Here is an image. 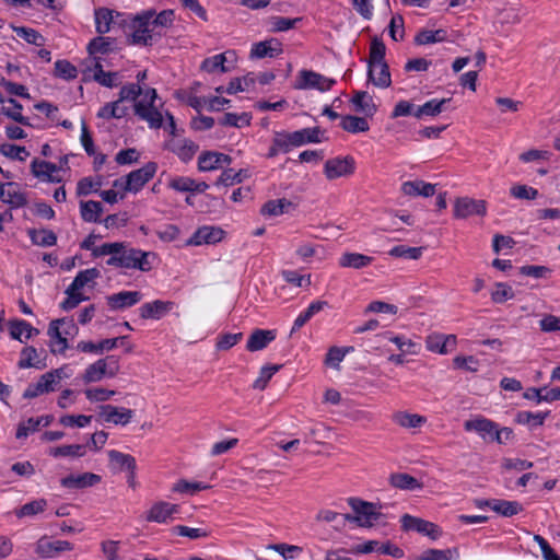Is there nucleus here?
Segmentation results:
<instances>
[{
    "label": "nucleus",
    "mask_w": 560,
    "mask_h": 560,
    "mask_svg": "<svg viewBox=\"0 0 560 560\" xmlns=\"http://www.w3.org/2000/svg\"><path fill=\"white\" fill-rule=\"evenodd\" d=\"M47 501L45 499H37L23 504L16 512L19 517L33 516L45 511Z\"/></svg>",
    "instance_id": "0e129e2a"
},
{
    "label": "nucleus",
    "mask_w": 560,
    "mask_h": 560,
    "mask_svg": "<svg viewBox=\"0 0 560 560\" xmlns=\"http://www.w3.org/2000/svg\"><path fill=\"white\" fill-rule=\"evenodd\" d=\"M22 104L12 97H8V104L7 106H2L1 114L21 125L30 126V120L27 117L22 115Z\"/></svg>",
    "instance_id": "37998d69"
},
{
    "label": "nucleus",
    "mask_w": 560,
    "mask_h": 560,
    "mask_svg": "<svg viewBox=\"0 0 560 560\" xmlns=\"http://www.w3.org/2000/svg\"><path fill=\"white\" fill-rule=\"evenodd\" d=\"M320 133L322 131L318 127L303 128L291 132V140L296 147L307 143H319L322 141Z\"/></svg>",
    "instance_id": "e433bc0d"
},
{
    "label": "nucleus",
    "mask_w": 560,
    "mask_h": 560,
    "mask_svg": "<svg viewBox=\"0 0 560 560\" xmlns=\"http://www.w3.org/2000/svg\"><path fill=\"white\" fill-rule=\"evenodd\" d=\"M549 413V411H520L516 415V422L520 424L528 425L529 428L534 429L542 425Z\"/></svg>",
    "instance_id": "8fccbe9b"
},
{
    "label": "nucleus",
    "mask_w": 560,
    "mask_h": 560,
    "mask_svg": "<svg viewBox=\"0 0 560 560\" xmlns=\"http://www.w3.org/2000/svg\"><path fill=\"white\" fill-rule=\"evenodd\" d=\"M354 170L355 163L351 156L329 159L324 165V174L330 180L352 175Z\"/></svg>",
    "instance_id": "9d476101"
},
{
    "label": "nucleus",
    "mask_w": 560,
    "mask_h": 560,
    "mask_svg": "<svg viewBox=\"0 0 560 560\" xmlns=\"http://www.w3.org/2000/svg\"><path fill=\"white\" fill-rule=\"evenodd\" d=\"M78 331V326L71 318L51 320L47 329L50 346L57 347L58 350H68Z\"/></svg>",
    "instance_id": "f03ea898"
},
{
    "label": "nucleus",
    "mask_w": 560,
    "mask_h": 560,
    "mask_svg": "<svg viewBox=\"0 0 560 560\" xmlns=\"http://www.w3.org/2000/svg\"><path fill=\"white\" fill-rule=\"evenodd\" d=\"M523 396L526 399L535 400L537 404H540L542 401L550 402L555 400H560V388L547 389L546 387H532L528 388Z\"/></svg>",
    "instance_id": "4c0bfd02"
},
{
    "label": "nucleus",
    "mask_w": 560,
    "mask_h": 560,
    "mask_svg": "<svg viewBox=\"0 0 560 560\" xmlns=\"http://www.w3.org/2000/svg\"><path fill=\"white\" fill-rule=\"evenodd\" d=\"M174 303L171 301L155 300L141 305L140 316L144 319H160L171 312Z\"/></svg>",
    "instance_id": "aec40b11"
},
{
    "label": "nucleus",
    "mask_w": 560,
    "mask_h": 560,
    "mask_svg": "<svg viewBox=\"0 0 560 560\" xmlns=\"http://www.w3.org/2000/svg\"><path fill=\"white\" fill-rule=\"evenodd\" d=\"M492 511L503 517H512L522 512L523 508L517 501L494 499Z\"/></svg>",
    "instance_id": "09e8293b"
},
{
    "label": "nucleus",
    "mask_w": 560,
    "mask_h": 560,
    "mask_svg": "<svg viewBox=\"0 0 560 560\" xmlns=\"http://www.w3.org/2000/svg\"><path fill=\"white\" fill-rule=\"evenodd\" d=\"M89 72H91V78L97 82L100 85L105 88H116L120 83V75L118 72L104 71L103 65L100 60L93 65L92 68H89Z\"/></svg>",
    "instance_id": "5701e85b"
},
{
    "label": "nucleus",
    "mask_w": 560,
    "mask_h": 560,
    "mask_svg": "<svg viewBox=\"0 0 560 560\" xmlns=\"http://www.w3.org/2000/svg\"><path fill=\"white\" fill-rule=\"evenodd\" d=\"M457 555V549H427L413 560H452Z\"/></svg>",
    "instance_id": "052dcab7"
},
{
    "label": "nucleus",
    "mask_w": 560,
    "mask_h": 560,
    "mask_svg": "<svg viewBox=\"0 0 560 560\" xmlns=\"http://www.w3.org/2000/svg\"><path fill=\"white\" fill-rule=\"evenodd\" d=\"M129 112V107L120 100L104 104L97 112L96 116L104 120L124 118Z\"/></svg>",
    "instance_id": "2f4dec72"
},
{
    "label": "nucleus",
    "mask_w": 560,
    "mask_h": 560,
    "mask_svg": "<svg viewBox=\"0 0 560 560\" xmlns=\"http://www.w3.org/2000/svg\"><path fill=\"white\" fill-rule=\"evenodd\" d=\"M141 299L139 291H120L106 296V303L112 311H120L136 305Z\"/></svg>",
    "instance_id": "2eb2a0df"
},
{
    "label": "nucleus",
    "mask_w": 560,
    "mask_h": 560,
    "mask_svg": "<svg viewBox=\"0 0 560 560\" xmlns=\"http://www.w3.org/2000/svg\"><path fill=\"white\" fill-rule=\"evenodd\" d=\"M248 176L247 171L240 170L234 171L233 168L224 170L215 182L218 186H232L240 184Z\"/></svg>",
    "instance_id": "5fc2aeb1"
},
{
    "label": "nucleus",
    "mask_w": 560,
    "mask_h": 560,
    "mask_svg": "<svg viewBox=\"0 0 560 560\" xmlns=\"http://www.w3.org/2000/svg\"><path fill=\"white\" fill-rule=\"evenodd\" d=\"M100 254H108L106 265L117 269L148 272L153 267L155 253L136 248L128 242L104 243Z\"/></svg>",
    "instance_id": "f257e3e1"
},
{
    "label": "nucleus",
    "mask_w": 560,
    "mask_h": 560,
    "mask_svg": "<svg viewBox=\"0 0 560 560\" xmlns=\"http://www.w3.org/2000/svg\"><path fill=\"white\" fill-rule=\"evenodd\" d=\"M100 277V271L96 268L84 269L78 272L70 284V290H81Z\"/></svg>",
    "instance_id": "864d4df0"
},
{
    "label": "nucleus",
    "mask_w": 560,
    "mask_h": 560,
    "mask_svg": "<svg viewBox=\"0 0 560 560\" xmlns=\"http://www.w3.org/2000/svg\"><path fill=\"white\" fill-rule=\"evenodd\" d=\"M133 413L135 412L131 409L113 405H102L98 407V416L101 420L115 425H127L130 423Z\"/></svg>",
    "instance_id": "f8f14e48"
},
{
    "label": "nucleus",
    "mask_w": 560,
    "mask_h": 560,
    "mask_svg": "<svg viewBox=\"0 0 560 560\" xmlns=\"http://www.w3.org/2000/svg\"><path fill=\"white\" fill-rule=\"evenodd\" d=\"M113 11L106 8L95 10V28L98 34H106L110 31Z\"/></svg>",
    "instance_id": "13d9d810"
},
{
    "label": "nucleus",
    "mask_w": 560,
    "mask_h": 560,
    "mask_svg": "<svg viewBox=\"0 0 560 560\" xmlns=\"http://www.w3.org/2000/svg\"><path fill=\"white\" fill-rule=\"evenodd\" d=\"M389 482L394 488L408 491L421 490L423 487L422 482L406 472L392 474Z\"/></svg>",
    "instance_id": "c9c22d12"
},
{
    "label": "nucleus",
    "mask_w": 560,
    "mask_h": 560,
    "mask_svg": "<svg viewBox=\"0 0 560 560\" xmlns=\"http://www.w3.org/2000/svg\"><path fill=\"white\" fill-rule=\"evenodd\" d=\"M455 369L475 373L480 368V361L475 355H457L453 360Z\"/></svg>",
    "instance_id": "e2e57ef3"
},
{
    "label": "nucleus",
    "mask_w": 560,
    "mask_h": 560,
    "mask_svg": "<svg viewBox=\"0 0 560 560\" xmlns=\"http://www.w3.org/2000/svg\"><path fill=\"white\" fill-rule=\"evenodd\" d=\"M292 207V202L282 198L267 201L260 209L264 217H278L281 215Z\"/></svg>",
    "instance_id": "a18cd8bd"
},
{
    "label": "nucleus",
    "mask_w": 560,
    "mask_h": 560,
    "mask_svg": "<svg viewBox=\"0 0 560 560\" xmlns=\"http://www.w3.org/2000/svg\"><path fill=\"white\" fill-rule=\"evenodd\" d=\"M78 350H114L117 348H121L124 350H130L131 345L129 338L127 336L108 338L100 341L98 343H94L91 341H82L78 345Z\"/></svg>",
    "instance_id": "a211bd4d"
},
{
    "label": "nucleus",
    "mask_w": 560,
    "mask_h": 560,
    "mask_svg": "<svg viewBox=\"0 0 560 560\" xmlns=\"http://www.w3.org/2000/svg\"><path fill=\"white\" fill-rule=\"evenodd\" d=\"M158 171L155 162H148L142 167L130 172L125 179L119 178L114 180L115 188H122L125 191L137 194L143 186L151 180Z\"/></svg>",
    "instance_id": "39448f33"
},
{
    "label": "nucleus",
    "mask_w": 560,
    "mask_h": 560,
    "mask_svg": "<svg viewBox=\"0 0 560 560\" xmlns=\"http://www.w3.org/2000/svg\"><path fill=\"white\" fill-rule=\"evenodd\" d=\"M351 103L357 112L363 113L368 117H372L377 112V107L368 92H355L351 98Z\"/></svg>",
    "instance_id": "f704fd0d"
},
{
    "label": "nucleus",
    "mask_w": 560,
    "mask_h": 560,
    "mask_svg": "<svg viewBox=\"0 0 560 560\" xmlns=\"http://www.w3.org/2000/svg\"><path fill=\"white\" fill-rule=\"evenodd\" d=\"M340 126L351 133L365 132L370 129L369 122L363 117L346 115L341 117Z\"/></svg>",
    "instance_id": "49530a36"
},
{
    "label": "nucleus",
    "mask_w": 560,
    "mask_h": 560,
    "mask_svg": "<svg viewBox=\"0 0 560 560\" xmlns=\"http://www.w3.org/2000/svg\"><path fill=\"white\" fill-rule=\"evenodd\" d=\"M427 350H447L457 346V337L455 335H444L434 332L427 337Z\"/></svg>",
    "instance_id": "473e14b6"
},
{
    "label": "nucleus",
    "mask_w": 560,
    "mask_h": 560,
    "mask_svg": "<svg viewBox=\"0 0 560 560\" xmlns=\"http://www.w3.org/2000/svg\"><path fill=\"white\" fill-rule=\"evenodd\" d=\"M69 376L70 374L67 372L66 368H59L43 374L37 382L42 385V388L46 394L55 392L60 382Z\"/></svg>",
    "instance_id": "c756f323"
},
{
    "label": "nucleus",
    "mask_w": 560,
    "mask_h": 560,
    "mask_svg": "<svg viewBox=\"0 0 560 560\" xmlns=\"http://www.w3.org/2000/svg\"><path fill=\"white\" fill-rule=\"evenodd\" d=\"M224 231L218 226L205 225L199 228L187 241V245L200 246L202 244H215L222 241Z\"/></svg>",
    "instance_id": "4468645a"
},
{
    "label": "nucleus",
    "mask_w": 560,
    "mask_h": 560,
    "mask_svg": "<svg viewBox=\"0 0 560 560\" xmlns=\"http://www.w3.org/2000/svg\"><path fill=\"white\" fill-rule=\"evenodd\" d=\"M464 430L467 432H476L481 439L495 441L498 443L509 440L512 430L509 428L499 429L498 424L490 419L478 416L464 422Z\"/></svg>",
    "instance_id": "20e7f679"
},
{
    "label": "nucleus",
    "mask_w": 560,
    "mask_h": 560,
    "mask_svg": "<svg viewBox=\"0 0 560 560\" xmlns=\"http://www.w3.org/2000/svg\"><path fill=\"white\" fill-rule=\"evenodd\" d=\"M369 80L378 88H388L392 83L389 68L386 62L369 65Z\"/></svg>",
    "instance_id": "c85d7f7f"
},
{
    "label": "nucleus",
    "mask_w": 560,
    "mask_h": 560,
    "mask_svg": "<svg viewBox=\"0 0 560 560\" xmlns=\"http://www.w3.org/2000/svg\"><path fill=\"white\" fill-rule=\"evenodd\" d=\"M376 338L378 347L386 348L389 346V343L395 345L398 349H402L404 347L412 348L418 346L411 339L405 336L394 335L392 331H385L383 334H380L376 336Z\"/></svg>",
    "instance_id": "a19ab883"
},
{
    "label": "nucleus",
    "mask_w": 560,
    "mask_h": 560,
    "mask_svg": "<svg viewBox=\"0 0 560 560\" xmlns=\"http://www.w3.org/2000/svg\"><path fill=\"white\" fill-rule=\"evenodd\" d=\"M450 102H451V98L429 100L423 105H420L415 109L413 116L419 119L424 116L435 117L442 113L444 105Z\"/></svg>",
    "instance_id": "72a5a7b5"
},
{
    "label": "nucleus",
    "mask_w": 560,
    "mask_h": 560,
    "mask_svg": "<svg viewBox=\"0 0 560 560\" xmlns=\"http://www.w3.org/2000/svg\"><path fill=\"white\" fill-rule=\"evenodd\" d=\"M231 162V156L224 153L215 151H206L202 152L198 158V170L200 172H210L218 170L224 165H230Z\"/></svg>",
    "instance_id": "dca6fc26"
},
{
    "label": "nucleus",
    "mask_w": 560,
    "mask_h": 560,
    "mask_svg": "<svg viewBox=\"0 0 560 560\" xmlns=\"http://www.w3.org/2000/svg\"><path fill=\"white\" fill-rule=\"evenodd\" d=\"M336 84L335 79L324 77L312 70H301L295 85L300 90L315 89L320 92L329 91Z\"/></svg>",
    "instance_id": "6e6552de"
},
{
    "label": "nucleus",
    "mask_w": 560,
    "mask_h": 560,
    "mask_svg": "<svg viewBox=\"0 0 560 560\" xmlns=\"http://www.w3.org/2000/svg\"><path fill=\"white\" fill-rule=\"evenodd\" d=\"M277 337L273 329H255L246 343L247 350H262L267 348Z\"/></svg>",
    "instance_id": "393cba45"
},
{
    "label": "nucleus",
    "mask_w": 560,
    "mask_h": 560,
    "mask_svg": "<svg viewBox=\"0 0 560 560\" xmlns=\"http://www.w3.org/2000/svg\"><path fill=\"white\" fill-rule=\"evenodd\" d=\"M131 32L128 43L136 46L152 45L156 38L162 36V32H155L150 23V13L142 12L131 19L129 25Z\"/></svg>",
    "instance_id": "7ed1b4c3"
},
{
    "label": "nucleus",
    "mask_w": 560,
    "mask_h": 560,
    "mask_svg": "<svg viewBox=\"0 0 560 560\" xmlns=\"http://www.w3.org/2000/svg\"><path fill=\"white\" fill-rule=\"evenodd\" d=\"M109 462L115 465L117 468L127 470L131 475L135 474L136 470V459L133 456L129 454L121 453L116 450L108 451Z\"/></svg>",
    "instance_id": "79ce46f5"
},
{
    "label": "nucleus",
    "mask_w": 560,
    "mask_h": 560,
    "mask_svg": "<svg viewBox=\"0 0 560 560\" xmlns=\"http://www.w3.org/2000/svg\"><path fill=\"white\" fill-rule=\"evenodd\" d=\"M401 191L411 197H431L435 194V185L421 179L408 180L401 184Z\"/></svg>",
    "instance_id": "cd10ccee"
},
{
    "label": "nucleus",
    "mask_w": 560,
    "mask_h": 560,
    "mask_svg": "<svg viewBox=\"0 0 560 560\" xmlns=\"http://www.w3.org/2000/svg\"><path fill=\"white\" fill-rule=\"evenodd\" d=\"M348 503L353 510L354 515L343 514L345 521L357 523L361 527H372L378 522L381 513L376 511L373 503L357 498H350Z\"/></svg>",
    "instance_id": "423d86ee"
},
{
    "label": "nucleus",
    "mask_w": 560,
    "mask_h": 560,
    "mask_svg": "<svg viewBox=\"0 0 560 560\" xmlns=\"http://www.w3.org/2000/svg\"><path fill=\"white\" fill-rule=\"evenodd\" d=\"M26 357L22 358L18 365L20 369L35 368L42 370L46 368V352H25Z\"/></svg>",
    "instance_id": "bf43d9fd"
},
{
    "label": "nucleus",
    "mask_w": 560,
    "mask_h": 560,
    "mask_svg": "<svg viewBox=\"0 0 560 560\" xmlns=\"http://www.w3.org/2000/svg\"><path fill=\"white\" fill-rule=\"evenodd\" d=\"M59 167L51 162L34 159L31 162V172L34 177L46 183H61L62 178L58 175Z\"/></svg>",
    "instance_id": "ddd939ff"
},
{
    "label": "nucleus",
    "mask_w": 560,
    "mask_h": 560,
    "mask_svg": "<svg viewBox=\"0 0 560 560\" xmlns=\"http://www.w3.org/2000/svg\"><path fill=\"white\" fill-rule=\"evenodd\" d=\"M487 213L485 200H476L469 197L457 198L454 202V217L466 219L470 215L483 217Z\"/></svg>",
    "instance_id": "9b49d317"
},
{
    "label": "nucleus",
    "mask_w": 560,
    "mask_h": 560,
    "mask_svg": "<svg viewBox=\"0 0 560 560\" xmlns=\"http://www.w3.org/2000/svg\"><path fill=\"white\" fill-rule=\"evenodd\" d=\"M33 331L37 332V330L25 320H14L10 323V336L12 339L20 341L27 340L32 337Z\"/></svg>",
    "instance_id": "603ef678"
},
{
    "label": "nucleus",
    "mask_w": 560,
    "mask_h": 560,
    "mask_svg": "<svg viewBox=\"0 0 560 560\" xmlns=\"http://www.w3.org/2000/svg\"><path fill=\"white\" fill-rule=\"evenodd\" d=\"M234 56V51L228 50L225 52L208 57L201 62V69L209 73L218 71L222 73L228 72L230 68L225 66V62L229 58H233Z\"/></svg>",
    "instance_id": "7c9ffc66"
},
{
    "label": "nucleus",
    "mask_w": 560,
    "mask_h": 560,
    "mask_svg": "<svg viewBox=\"0 0 560 560\" xmlns=\"http://www.w3.org/2000/svg\"><path fill=\"white\" fill-rule=\"evenodd\" d=\"M5 194L2 202L10 209H20L27 205V195L21 190L20 185L14 182H5Z\"/></svg>",
    "instance_id": "b1692460"
},
{
    "label": "nucleus",
    "mask_w": 560,
    "mask_h": 560,
    "mask_svg": "<svg viewBox=\"0 0 560 560\" xmlns=\"http://www.w3.org/2000/svg\"><path fill=\"white\" fill-rule=\"evenodd\" d=\"M389 255L393 257L417 260L422 255V248L421 247H409V246H405V245H397V246H394L389 250Z\"/></svg>",
    "instance_id": "774afa93"
},
{
    "label": "nucleus",
    "mask_w": 560,
    "mask_h": 560,
    "mask_svg": "<svg viewBox=\"0 0 560 560\" xmlns=\"http://www.w3.org/2000/svg\"><path fill=\"white\" fill-rule=\"evenodd\" d=\"M180 506L167 501H158L145 513V520L152 523L167 524L175 520Z\"/></svg>",
    "instance_id": "1a4fd4ad"
},
{
    "label": "nucleus",
    "mask_w": 560,
    "mask_h": 560,
    "mask_svg": "<svg viewBox=\"0 0 560 560\" xmlns=\"http://www.w3.org/2000/svg\"><path fill=\"white\" fill-rule=\"evenodd\" d=\"M65 293L67 298L61 302L60 306L63 311L67 312L75 308L81 302L89 299L79 290H70V285L66 289Z\"/></svg>",
    "instance_id": "338daca9"
},
{
    "label": "nucleus",
    "mask_w": 560,
    "mask_h": 560,
    "mask_svg": "<svg viewBox=\"0 0 560 560\" xmlns=\"http://www.w3.org/2000/svg\"><path fill=\"white\" fill-rule=\"evenodd\" d=\"M373 261V257L360 253H345L339 259V265L343 268L361 269Z\"/></svg>",
    "instance_id": "ea45409f"
},
{
    "label": "nucleus",
    "mask_w": 560,
    "mask_h": 560,
    "mask_svg": "<svg viewBox=\"0 0 560 560\" xmlns=\"http://www.w3.org/2000/svg\"><path fill=\"white\" fill-rule=\"evenodd\" d=\"M446 39V32L444 30H422L420 31L416 37L415 43L417 45H429V44H435L441 43Z\"/></svg>",
    "instance_id": "4d7b16f0"
},
{
    "label": "nucleus",
    "mask_w": 560,
    "mask_h": 560,
    "mask_svg": "<svg viewBox=\"0 0 560 560\" xmlns=\"http://www.w3.org/2000/svg\"><path fill=\"white\" fill-rule=\"evenodd\" d=\"M55 75L63 80H73L78 75V70L68 60H57L55 62Z\"/></svg>",
    "instance_id": "69168bd1"
},
{
    "label": "nucleus",
    "mask_w": 560,
    "mask_h": 560,
    "mask_svg": "<svg viewBox=\"0 0 560 560\" xmlns=\"http://www.w3.org/2000/svg\"><path fill=\"white\" fill-rule=\"evenodd\" d=\"M385 55H386V46H385L384 42L378 37H374L371 40V45H370L369 65L385 62Z\"/></svg>",
    "instance_id": "680f3d73"
},
{
    "label": "nucleus",
    "mask_w": 560,
    "mask_h": 560,
    "mask_svg": "<svg viewBox=\"0 0 560 560\" xmlns=\"http://www.w3.org/2000/svg\"><path fill=\"white\" fill-rule=\"evenodd\" d=\"M166 149L183 162H189L198 150V145L189 139H173L166 143Z\"/></svg>",
    "instance_id": "412c9836"
},
{
    "label": "nucleus",
    "mask_w": 560,
    "mask_h": 560,
    "mask_svg": "<svg viewBox=\"0 0 560 560\" xmlns=\"http://www.w3.org/2000/svg\"><path fill=\"white\" fill-rule=\"evenodd\" d=\"M28 236L34 245L42 247L54 246L57 243V235L52 231L46 229L28 230Z\"/></svg>",
    "instance_id": "de8ad7c7"
},
{
    "label": "nucleus",
    "mask_w": 560,
    "mask_h": 560,
    "mask_svg": "<svg viewBox=\"0 0 560 560\" xmlns=\"http://www.w3.org/2000/svg\"><path fill=\"white\" fill-rule=\"evenodd\" d=\"M101 481V477L93 472H83L80 475H69L61 478L60 483L67 489H84L93 487Z\"/></svg>",
    "instance_id": "4be33fe9"
},
{
    "label": "nucleus",
    "mask_w": 560,
    "mask_h": 560,
    "mask_svg": "<svg viewBox=\"0 0 560 560\" xmlns=\"http://www.w3.org/2000/svg\"><path fill=\"white\" fill-rule=\"evenodd\" d=\"M119 371V358L115 354L107 355L90 364L82 376L84 383H95L103 378H112Z\"/></svg>",
    "instance_id": "0eeeda50"
},
{
    "label": "nucleus",
    "mask_w": 560,
    "mask_h": 560,
    "mask_svg": "<svg viewBox=\"0 0 560 560\" xmlns=\"http://www.w3.org/2000/svg\"><path fill=\"white\" fill-rule=\"evenodd\" d=\"M145 13H150V23L155 32H162V28L171 26L174 21V12L172 10H163L158 14L152 10H148Z\"/></svg>",
    "instance_id": "3c124183"
},
{
    "label": "nucleus",
    "mask_w": 560,
    "mask_h": 560,
    "mask_svg": "<svg viewBox=\"0 0 560 560\" xmlns=\"http://www.w3.org/2000/svg\"><path fill=\"white\" fill-rule=\"evenodd\" d=\"M393 421L405 429H417L427 423V418L418 413L398 411L394 413Z\"/></svg>",
    "instance_id": "58836bf2"
},
{
    "label": "nucleus",
    "mask_w": 560,
    "mask_h": 560,
    "mask_svg": "<svg viewBox=\"0 0 560 560\" xmlns=\"http://www.w3.org/2000/svg\"><path fill=\"white\" fill-rule=\"evenodd\" d=\"M85 453V445L81 444L61 445L49 451L52 457H82Z\"/></svg>",
    "instance_id": "6e6d98bb"
},
{
    "label": "nucleus",
    "mask_w": 560,
    "mask_h": 560,
    "mask_svg": "<svg viewBox=\"0 0 560 560\" xmlns=\"http://www.w3.org/2000/svg\"><path fill=\"white\" fill-rule=\"evenodd\" d=\"M103 212L102 203L94 200L80 202V214L85 222H98Z\"/></svg>",
    "instance_id": "c03bdc74"
},
{
    "label": "nucleus",
    "mask_w": 560,
    "mask_h": 560,
    "mask_svg": "<svg viewBox=\"0 0 560 560\" xmlns=\"http://www.w3.org/2000/svg\"><path fill=\"white\" fill-rule=\"evenodd\" d=\"M283 51L282 44L277 38H269L262 42L253 44L250 49V58H275Z\"/></svg>",
    "instance_id": "f3484780"
},
{
    "label": "nucleus",
    "mask_w": 560,
    "mask_h": 560,
    "mask_svg": "<svg viewBox=\"0 0 560 560\" xmlns=\"http://www.w3.org/2000/svg\"><path fill=\"white\" fill-rule=\"evenodd\" d=\"M135 115L148 124L151 129H160L163 126V114L156 105L145 109L141 104L133 106Z\"/></svg>",
    "instance_id": "bb28decb"
},
{
    "label": "nucleus",
    "mask_w": 560,
    "mask_h": 560,
    "mask_svg": "<svg viewBox=\"0 0 560 560\" xmlns=\"http://www.w3.org/2000/svg\"><path fill=\"white\" fill-rule=\"evenodd\" d=\"M73 545L67 540H49L42 538L37 541L36 552L44 558H54L60 552L72 550Z\"/></svg>",
    "instance_id": "6ab92c4d"
},
{
    "label": "nucleus",
    "mask_w": 560,
    "mask_h": 560,
    "mask_svg": "<svg viewBox=\"0 0 560 560\" xmlns=\"http://www.w3.org/2000/svg\"><path fill=\"white\" fill-rule=\"evenodd\" d=\"M114 39L110 37L97 36L90 40L88 44V52L93 58V65L96 60L102 62V56L107 55L113 50Z\"/></svg>",
    "instance_id": "a878e982"
}]
</instances>
